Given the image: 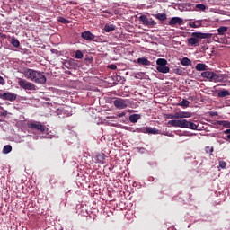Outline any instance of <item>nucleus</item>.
I'll return each instance as SVG.
<instances>
[{"instance_id": "1", "label": "nucleus", "mask_w": 230, "mask_h": 230, "mask_svg": "<svg viewBox=\"0 0 230 230\" xmlns=\"http://www.w3.org/2000/svg\"><path fill=\"white\" fill-rule=\"evenodd\" d=\"M211 37V33L192 32L191 38L187 40V45L191 47H197L199 46V42L201 40L210 39Z\"/></svg>"}, {"instance_id": "2", "label": "nucleus", "mask_w": 230, "mask_h": 230, "mask_svg": "<svg viewBox=\"0 0 230 230\" xmlns=\"http://www.w3.org/2000/svg\"><path fill=\"white\" fill-rule=\"evenodd\" d=\"M167 125H171L172 127L179 128H189L191 130L198 129V126L195 123L186 119L169 120Z\"/></svg>"}, {"instance_id": "3", "label": "nucleus", "mask_w": 230, "mask_h": 230, "mask_svg": "<svg viewBox=\"0 0 230 230\" xmlns=\"http://www.w3.org/2000/svg\"><path fill=\"white\" fill-rule=\"evenodd\" d=\"M200 76L208 79L211 83H220L225 80V75L214 73L212 71H204L200 74Z\"/></svg>"}, {"instance_id": "4", "label": "nucleus", "mask_w": 230, "mask_h": 230, "mask_svg": "<svg viewBox=\"0 0 230 230\" xmlns=\"http://www.w3.org/2000/svg\"><path fill=\"white\" fill-rule=\"evenodd\" d=\"M168 61H166L164 58H158L156 60V71H158L161 74H169L170 73V67L167 66Z\"/></svg>"}, {"instance_id": "5", "label": "nucleus", "mask_w": 230, "mask_h": 230, "mask_svg": "<svg viewBox=\"0 0 230 230\" xmlns=\"http://www.w3.org/2000/svg\"><path fill=\"white\" fill-rule=\"evenodd\" d=\"M191 117H192V113L190 111H176L175 113L166 115L167 119H188Z\"/></svg>"}, {"instance_id": "6", "label": "nucleus", "mask_w": 230, "mask_h": 230, "mask_svg": "<svg viewBox=\"0 0 230 230\" xmlns=\"http://www.w3.org/2000/svg\"><path fill=\"white\" fill-rule=\"evenodd\" d=\"M129 103L128 99L115 98V101H113V106H115L117 110H125L129 106Z\"/></svg>"}, {"instance_id": "7", "label": "nucleus", "mask_w": 230, "mask_h": 230, "mask_svg": "<svg viewBox=\"0 0 230 230\" xmlns=\"http://www.w3.org/2000/svg\"><path fill=\"white\" fill-rule=\"evenodd\" d=\"M18 85L25 91H36V85L27 80L19 79Z\"/></svg>"}, {"instance_id": "8", "label": "nucleus", "mask_w": 230, "mask_h": 230, "mask_svg": "<svg viewBox=\"0 0 230 230\" xmlns=\"http://www.w3.org/2000/svg\"><path fill=\"white\" fill-rule=\"evenodd\" d=\"M139 21L148 28H154L155 25H157L156 22H155L152 18H148L146 15L139 16Z\"/></svg>"}, {"instance_id": "9", "label": "nucleus", "mask_w": 230, "mask_h": 230, "mask_svg": "<svg viewBox=\"0 0 230 230\" xmlns=\"http://www.w3.org/2000/svg\"><path fill=\"white\" fill-rule=\"evenodd\" d=\"M27 126H28V128L38 130V131H40V133H44V132H45V128H46V127L43 126V125H42L40 122H39V121L29 122V123L27 124Z\"/></svg>"}, {"instance_id": "10", "label": "nucleus", "mask_w": 230, "mask_h": 230, "mask_svg": "<svg viewBox=\"0 0 230 230\" xmlns=\"http://www.w3.org/2000/svg\"><path fill=\"white\" fill-rule=\"evenodd\" d=\"M31 81L34 82L35 84H46V77L45 75H43L41 72L38 71V73H36L35 76Z\"/></svg>"}, {"instance_id": "11", "label": "nucleus", "mask_w": 230, "mask_h": 230, "mask_svg": "<svg viewBox=\"0 0 230 230\" xmlns=\"http://www.w3.org/2000/svg\"><path fill=\"white\" fill-rule=\"evenodd\" d=\"M183 23L184 20L181 17H172L169 22V25L172 28H175L176 26H181Z\"/></svg>"}, {"instance_id": "12", "label": "nucleus", "mask_w": 230, "mask_h": 230, "mask_svg": "<svg viewBox=\"0 0 230 230\" xmlns=\"http://www.w3.org/2000/svg\"><path fill=\"white\" fill-rule=\"evenodd\" d=\"M81 37L85 40V41H94L96 39V35L93 34L90 31H85L82 32Z\"/></svg>"}, {"instance_id": "13", "label": "nucleus", "mask_w": 230, "mask_h": 230, "mask_svg": "<svg viewBox=\"0 0 230 230\" xmlns=\"http://www.w3.org/2000/svg\"><path fill=\"white\" fill-rule=\"evenodd\" d=\"M39 73L37 70H32V69H25L23 72V75L25 78L32 81V79L36 76V75Z\"/></svg>"}, {"instance_id": "14", "label": "nucleus", "mask_w": 230, "mask_h": 230, "mask_svg": "<svg viewBox=\"0 0 230 230\" xmlns=\"http://www.w3.org/2000/svg\"><path fill=\"white\" fill-rule=\"evenodd\" d=\"M2 99L8 102H14L17 99V95L15 93H5L2 94Z\"/></svg>"}, {"instance_id": "15", "label": "nucleus", "mask_w": 230, "mask_h": 230, "mask_svg": "<svg viewBox=\"0 0 230 230\" xmlns=\"http://www.w3.org/2000/svg\"><path fill=\"white\" fill-rule=\"evenodd\" d=\"M189 26L191 28H200L202 26V20H195L189 22Z\"/></svg>"}, {"instance_id": "16", "label": "nucleus", "mask_w": 230, "mask_h": 230, "mask_svg": "<svg viewBox=\"0 0 230 230\" xmlns=\"http://www.w3.org/2000/svg\"><path fill=\"white\" fill-rule=\"evenodd\" d=\"M228 30H229V28L227 26H221L217 29V35L224 36L225 33H226L228 31Z\"/></svg>"}, {"instance_id": "17", "label": "nucleus", "mask_w": 230, "mask_h": 230, "mask_svg": "<svg viewBox=\"0 0 230 230\" xmlns=\"http://www.w3.org/2000/svg\"><path fill=\"white\" fill-rule=\"evenodd\" d=\"M138 119H141V115L139 114H132L131 116L128 117L129 122L133 124L137 123Z\"/></svg>"}, {"instance_id": "18", "label": "nucleus", "mask_w": 230, "mask_h": 230, "mask_svg": "<svg viewBox=\"0 0 230 230\" xmlns=\"http://www.w3.org/2000/svg\"><path fill=\"white\" fill-rule=\"evenodd\" d=\"M137 64L142 66H151V61H148L146 58H139L137 59Z\"/></svg>"}, {"instance_id": "19", "label": "nucleus", "mask_w": 230, "mask_h": 230, "mask_svg": "<svg viewBox=\"0 0 230 230\" xmlns=\"http://www.w3.org/2000/svg\"><path fill=\"white\" fill-rule=\"evenodd\" d=\"M226 96H230V92L226 89H222L219 92H217V97L224 98Z\"/></svg>"}, {"instance_id": "20", "label": "nucleus", "mask_w": 230, "mask_h": 230, "mask_svg": "<svg viewBox=\"0 0 230 230\" xmlns=\"http://www.w3.org/2000/svg\"><path fill=\"white\" fill-rule=\"evenodd\" d=\"M95 160L100 164H105V154L104 153L97 154L95 156Z\"/></svg>"}, {"instance_id": "21", "label": "nucleus", "mask_w": 230, "mask_h": 230, "mask_svg": "<svg viewBox=\"0 0 230 230\" xmlns=\"http://www.w3.org/2000/svg\"><path fill=\"white\" fill-rule=\"evenodd\" d=\"M146 134H159V130L155 128H152V127H146Z\"/></svg>"}, {"instance_id": "22", "label": "nucleus", "mask_w": 230, "mask_h": 230, "mask_svg": "<svg viewBox=\"0 0 230 230\" xmlns=\"http://www.w3.org/2000/svg\"><path fill=\"white\" fill-rule=\"evenodd\" d=\"M154 17L161 22H164L166 19H168L165 13H156L154 15Z\"/></svg>"}, {"instance_id": "23", "label": "nucleus", "mask_w": 230, "mask_h": 230, "mask_svg": "<svg viewBox=\"0 0 230 230\" xmlns=\"http://www.w3.org/2000/svg\"><path fill=\"white\" fill-rule=\"evenodd\" d=\"M195 69H197V71H206L208 66L206 64L199 63L195 66Z\"/></svg>"}, {"instance_id": "24", "label": "nucleus", "mask_w": 230, "mask_h": 230, "mask_svg": "<svg viewBox=\"0 0 230 230\" xmlns=\"http://www.w3.org/2000/svg\"><path fill=\"white\" fill-rule=\"evenodd\" d=\"M115 29H116V26H115V25H109V24H106V25L104 26V31H105L106 33H110V32L115 31Z\"/></svg>"}, {"instance_id": "25", "label": "nucleus", "mask_w": 230, "mask_h": 230, "mask_svg": "<svg viewBox=\"0 0 230 230\" xmlns=\"http://www.w3.org/2000/svg\"><path fill=\"white\" fill-rule=\"evenodd\" d=\"M190 102L189 100L182 99V101L178 103V106H181L183 108H188V107H190Z\"/></svg>"}, {"instance_id": "26", "label": "nucleus", "mask_w": 230, "mask_h": 230, "mask_svg": "<svg viewBox=\"0 0 230 230\" xmlns=\"http://www.w3.org/2000/svg\"><path fill=\"white\" fill-rule=\"evenodd\" d=\"M181 64L184 66H191L192 62L188 58H183L181 61Z\"/></svg>"}, {"instance_id": "27", "label": "nucleus", "mask_w": 230, "mask_h": 230, "mask_svg": "<svg viewBox=\"0 0 230 230\" xmlns=\"http://www.w3.org/2000/svg\"><path fill=\"white\" fill-rule=\"evenodd\" d=\"M12 152V146L11 145H6L3 148V154L8 155Z\"/></svg>"}, {"instance_id": "28", "label": "nucleus", "mask_w": 230, "mask_h": 230, "mask_svg": "<svg viewBox=\"0 0 230 230\" xmlns=\"http://www.w3.org/2000/svg\"><path fill=\"white\" fill-rule=\"evenodd\" d=\"M11 44L15 47V48H18L20 47L21 43H20V40H18L17 39L15 38H12L11 39Z\"/></svg>"}, {"instance_id": "29", "label": "nucleus", "mask_w": 230, "mask_h": 230, "mask_svg": "<svg viewBox=\"0 0 230 230\" xmlns=\"http://www.w3.org/2000/svg\"><path fill=\"white\" fill-rule=\"evenodd\" d=\"M195 9L198 10V11L205 12L207 7L203 4H198L197 5H195Z\"/></svg>"}, {"instance_id": "30", "label": "nucleus", "mask_w": 230, "mask_h": 230, "mask_svg": "<svg viewBox=\"0 0 230 230\" xmlns=\"http://www.w3.org/2000/svg\"><path fill=\"white\" fill-rule=\"evenodd\" d=\"M84 57V54L81 50H77L76 52H75V59H82Z\"/></svg>"}, {"instance_id": "31", "label": "nucleus", "mask_w": 230, "mask_h": 230, "mask_svg": "<svg viewBox=\"0 0 230 230\" xmlns=\"http://www.w3.org/2000/svg\"><path fill=\"white\" fill-rule=\"evenodd\" d=\"M58 21L62 22L63 24L70 23L69 20H66L65 17H59Z\"/></svg>"}, {"instance_id": "32", "label": "nucleus", "mask_w": 230, "mask_h": 230, "mask_svg": "<svg viewBox=\"0 0 230 230\" xmlns=\"http://www.w3.org/2000/svg\"><path fill=\"white\" fill-rule=\"evenodd\" d=\"M137 132L146 134V127L137 128Z\"/></svg>"}, {"instance_id": "33", "label": "nucleus", "mask_w": 230, "mask_h": 230, "mask_svg": "<svg viewBox=\"0 0 230 230\" xmlns=\"http://www.w3.org/2000/svg\"><path fill=\"white\" fill-rule=\"evenodd\" d=\"M174 73L179 75H181L182 73H183V70L181 68H175Z\"/></svg>"}, {"instance_id": "34", "label": "nucleus", "mask_w": 230, "mask_h": 230, "mask_svg": "<svg viewBox=\"0 0 230 230\" xmlns=\"http://www.w3.org/2000/svg\"><path fill=\"white\" fill-rule=\"evenodd\" d=\"M221 125H223V127H226V128H230L229 121L223 120V121H221Z\"/></svg>"}, {"instance_id": "35", "label": "nucleus", "mask_w": 230, "mask_h": 230, "mask_svg": "<svg viewBox=\"0 0 230 230\" xmlns=\"http://www.w3.org/2000/svg\"><path fill=\"white\" fill-rule=\"evenodd\" d=\"M219 166L221 169H225L227 166V163L221 161L219 162Z\"/></svg>"}, {"instance_id": "36", "label": "nucleus", "mask_w": 230, "mask_h": 230, "mask_svg": "<svg viewBox=\"0 0 230 230\" xmlns=\"http://www.w3.org/2000/svg\"><path fill=\"white\" fill-rule=\"evenodd\" d=\"M108 68L112 69V70H116V69H118V66L116 65L112 64V65H110L108 66Z\"/></svg>"}, {"instance_id": "37", "label": "nucleus", "mask_w": 230, "mask_h": 230, "mask_svg": "<svg viewBox=\"0 0 230 230\" xmlns=\"http://www.w3.org/2000/svg\"><path fill=\"white\" fill-rule=\"evenodd\" d=\"M4 84H5V80L4 79L3 76H0V84L4 85Z\"/></svg>"}, {"instance_id": "38", "label": "nucleus", "mask_w": 230, "mask_h": 230, "mask_svg": "<svg viewBox=\"0 0 230 230\" xmlns=\"http://www.w3.org/2000/svg\"><path fill=\"white\" fill-rule=\"evenodd\" d=\"M165 135H166L167 137H174V135L172 134V133H166Z\"/></svg>"}, {"instance_id": "39", "label": "nucleus", "mask_w": 230, "mask_h": 230, "mask_svg": "<svg viewBox=\"0 0 230 230\" xmlns=\"http://www.w3.org/2000/svg\"><path fill=\"white\" fill-rule=\"evenodd\" d=\"M126 115V113L125 112H121L119 115V117H124Z\"/></svg>"}, {"instance_id": "40", "label": "nucleus", "mask_w": 230, "mask_h": 230, "mask_svg": "<svg viewBox=\"0 0 230 230\" xmlns=\"http://www.w3.org/2000/svg\"><path fill=\"white\" fill-rule=\"evenodd\" d=\"M210 115L211 116H217L218 114H217V112H212Z\"/></svg>"}, {"instance_id": "41", "label": "nucleus", "mask_w": 230, "mask_h": 230, "mask_svg": "<svg viewBox=\"0 0 230 230\" xmlns=\"http://www.w3.org/2000/svg\"><path fill=\"white\" fill-rule=\"evenodd\" d=\"M225 134H230V129H226V130L225 131Z\"/></svg>"}, {"instance_id": "42", "label": "nucleus", "mask_w": 230, "mask_h": 230, "mask_svg": "<svg viewBox=\"0 0 230 230\" xmlns=\"http://www.w3.org/2000/svg\"><path fill=\"white\" fill-rule=\"evenodd\" d=\"M227 138H228V139H230V134H229V135H227Z\"/></svg>"}, {"instance_id": "43", "label": "nucleus", "mask_w": 230, "mask_h": 230, "mask_svg": "<svg viewBox=\"0 0 230 230\" xmlns=\"http://www.w3.org/2000/svg\"><path fill=\"white\" fill-rule=\"evenodd\" d=\"M62 230V229H61Z\"/></svg>"}]
</instances>
